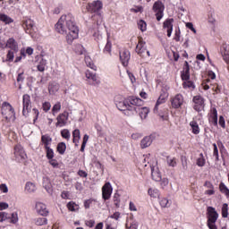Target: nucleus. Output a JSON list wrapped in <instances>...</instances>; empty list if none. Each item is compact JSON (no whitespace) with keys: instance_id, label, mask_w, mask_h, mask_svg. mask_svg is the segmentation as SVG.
<instances>
[{"instance_id":"obj_1","label":"nucleus","mask_w":229,"mask_h":229,"mask_svg":"<svg viewBox=\"0 0 229 229\" xmlns=\"http://www.w3.org/2000/svg\"><path fill=\"white\" fill-rule=\"evenodd\" d=\"M55 30L62 35H66V42L72 44V41L78 38V26L74 22L72 14L63 15L55 24Z\"/></svg>"},{"instance_id":"obj_2","label":"nucleus","mask_w":229,"mask_h":229,"mask_svg":"<svg viewBox=\"0 0 229 229\" xmlns=\"http://www.w3.org/2000/svg\"><path fill=\"white\" fill-rule=\"evenodd\" d=\"M143 103L142 99L135 98L131 100V105L127 100H124L123 102H119L118 106L120 110H135V112H139L140 119H146L149 114V109L148 107H135L142 106Z\"/></svg>"},{"instance_id":"obj_3","label":"nucleus","mask_w":229,"mask_h":229,"mask_svg":"<svg viewBox=\"0 0 229 229\" xmlns=\"http://www.w3.org/2000/svg\"><path fill=\"white\" fill-rule=\"evenodd\" d=\"M2 115L4 117L5 121L10 123V121H15V111L10 103L4 102L2 105Z\"/></svg>"},{"instance_id":"obj_4","label":"nucleus","mask_w":229,"mask_h":229,"mask_svg":"<svg viewBox=\"0 0 229 229\" xmlns=\"http://www.w3.org/2000/svg\"><path fill=\"white\" fill-rule=\"evenodd\" d=\"M165 5L162 3V1H157L154 3L152 10L154 13H156L157 21H162V17H164V10Z\"/></svg>"},{"instance_id":"obj_5","label":"nucleus","mask_w":229,"mask_h":229,"mask_svg":"<svg viewBox=\"0 0 229 229\" xmlns=\"http://www.w3.org/2000/svg\"><path fill=\"white\" fill-rule=\"evenodd\" d=\"M85 76L87 78V81H89L91 85H98V83H99V81L98 80V73H96V68L87 70Z\"/></svg>"},{"instance_id":"obj_6","label":"nucleus","mask_w":229,"mask_h":229,"mask_svg":"<svg viewBox=\"0 0 229 229\" xmlns=\"http://www.w3.org/2000/svg\"><path fill=\"white\" fill-rule=\"evenodd\" d=\"M30 110H31V98H30V95L25 94V95H23L22 114L28 115L30 114Z\"/></svg>"},{"instance_id":"obj_7","label":"nucleus","mask_w":229,"mask_h":229,"mask_svg":"<svg viewBox=\"0 0 229 229\" xmlns=\"http://www.w3.org/2000/svg\"><path fill=\"white\" fill-rule=\"evenodd\" d=\"M101 8H103V3L99 0L89 4L87 6L88 12H90L91 13H98Z\"/></svg>"},{"instance_id":"obj_8","label":"nucleus","mask_w":229,"mask_h":229,"mask_svg":"<svg viewBox=\"0 0 229 229\" xmlns=\"http://www.w3.org/2000/svg\"><path fill=\"white\" fill-rule=\"evenodd\" d=\"M193 103L195 104L194 110H196V112H201V110L205 108V100L201 96H195L193 98Z\"/></svg>"},{"instance_id":"obj_9","label":"nucleus","mask_w":229,"mask_h":229,"mask_svg":"<svg viewBox=\"0 0 229 229\" xmlns=\"http://www.w3.org/2000/svg\"><path fill=\"white\" fill-rule=\"evenodd\" d=\"M219 217V214L216 211V208L212 207L208 208V223H216Z\"/></svg>"},{"instance_id":"obj_10","label":"nucleus","mask_w":229,"mask_h":229,"mask_svg":"<svg viewBox=\"0 0 229 229\" xmlns=\"http://www.w3.org/2000/svg\"><path fill=\"white\" fill-rule=\"evenodd\" d=\"M22 26L26 33H30V35L35 31V22L31 19L23 21Z\"/></svg>"},{"instance_id":"obj_11","label":"nucleus","mask_w":229,"mask_h":229,"mask_svg":"<svg viewBox=\"0 0 229 229\" xmlns=\"http://www.w3.org/2000/svg\"><path fill=\"white\" fill-rule=\"evenodd\" d=\"M112 185L110 182H106L105 185L102 188V196L104 199H110V197L112 196Z\"/></svg>"},{"instance_id":"obj_12","label":"nucleus","mask_w":229,"mask_h":229,"mask_svg":"<svg viewBox=\"0 0 229 229\" xmlns=\"http://www.w3.org/2000/svg\"><path fill=\"white\" fill-rule=\"evenodd\" d=\"M183 105V97L181 94L176 95L172 99V106L173 108H180Z\"/></svg>"},{"instance_id":"obj_13","label":"nucleus","mask_w":229,"mask_h":229,"mask_svg":"<svg viewBox=\"0 0 229 229\" xmlns=\"http://www.w3.org/2000/svg\"><path fill=\"white\" fill-rule=\"evenodd\" d=\"M191 68L189 67V62H184L183 71L182 72V80L184 81H187L191 79V73H190Z\"/></svg>"},{"instance_id":"obj_14","label":"nucleus","mask_w":229,"mask_h":229,"mask_svg":"<svg viewBox=\"0 0 229 229\" xmlns=\"http://www.w3.org/2000/svg\"><path fill=\"white\" fill-rule=\"evenodd\" d=\"M151 176L155 182L162 181V174H160V170L157 166H151Z\"/></svg>"},{"instance_id":"obj_15","label":"nucleus","mask_w":229,"mask_h":229,"mask_svg":"<svg viewBox=\"0 0 229 229\" xmlns=\"http://www.w3.org/2000/svg\"><path fill=\"white\" fill-rule=\"evenodd\" d=\"M120 60L123 67H126L128 65V63L130 62V52L127 50L120 52Z\"/></svg>"},{"instance_id":"obj_16","label":"nucleus","mask_w":229,"mask_h":229,"mask_svg":"<svg viewBox=\"0 0 229 229\" xmlns=\"http://www.w3.org/2000/svg\"><path fill=\"white\" fill-rule=\"evenodd\" d=\"M173 22H174V19H167L163 23V28L166 29L167 30V37H171L173 33Z\"/></svg>"},{"instance_id":"obj_17","label":"nucleus","mask_w":229,"mask_h":229,"mask_svg":"<svg viewBox=\"0 0 229 229\" xmlns=\"http://www.w3.org/2000/svg\"><path fill=\"white\" fill-rule=\"evenodd\" d=\"M36 210L40 216H47L48 211L47 208L46 207V204L42 202L36 203Z\"/></svg>"},{"instance_id":"obj_18","label":"nucleus","mask_w":229,"mask_h":229,"mask_svg":"<svg viewBox=\"0 0 229 229\" xmlns=\"http://www.w3.org/2000/svg\"><path fill=\"white\" fill-rule=\"evenodd\" d=\"M14 155L16 157H20L21 158H22V160H25V158L27 157L26 152H24V148L21 145H16L14 147Z\"/></svg>"},{"instance_id":"obj_19","label":"nucleus","mask_w":229,"mask_h":229,"mask_svg":"<svg viewBox=\"0 0 229 229\" xmlns=\"http://www.w3.org/2000/svg\"><path fill=\"white\" fill-rule=\"evenodd\" d=\"M43 187L46 189L48 194L53 192V184H51V180L49 177H43Z\"/></svg>"},{"instance_id":"obj_20","label":"nucleus","mask_w":229,"mask_h":229,"mask_svg":"<svg viewBox=\"0 0 229 229\" xmlns=\"http://www.w3.org/2000/svg\"><path fill=\"white\" fill-rule=\"evenodd\" d=\"M152 142H153V135L147 136L141 140L140 146L142 149H145V148H149Z\"/></svg>"},{"instance_id":"obj_21","label":"nucleus","mask_w":229,"mask_h":229,"mask_svg":"<svg viewBox=\"0 0 229 229\" xmlns=\"http://www.w3.org/2000/svg\"><path fill=\"white\" fill-rule=\"evenodd\" d=\"M6 47H9L11 51H14V53H17V51H19V47L17 45V42L13 38H9L7 40Z\"/></svg>"},{"instance_id":"obj_22","label":"nucleus","mask_w":229,"mask_h":229,"mask_svg":"<svg viewBox=\"0 0 229 229\" xmlns=\"http://www.w3.org/2000/svg\"><path fill=\"white\" fill-rule=\"evenodd\" d=\"M221 55L226 62V64H229V46L228 45H224L221 48Z\"/></svg>"},{"instance_id":"obj_23","label":"nucleus","mask_w":229,"mask_h":229,"mask_svg":"<svg viewBox=\"0 0 229 229\" xmlns=\"http://www.w3.org/2000/svg\"><path fill=\"white\" fill-rule=\"evenodd\" d=\"M67 124V116L65 114H61L57 116V123L55 126H65Z\"/></svg>"},{"instance_id":"obj_24","label":"nucleus","mask_w":229,"mask_h":229,"mask_svg":"<svg viewBox=\"0 0 229 229\" xmlns=\"http://www.w3.org/2000/svg\"><path fill=\"white\" fill-rule=\"evenodd\" d=\"M48 90L50 94H56L60 90V84L56 82H51L48 86Z\"/></svg>"},{"instance_id":"obj_25","label":"nucleus","mask_w":229,"mask_h":229,"mask_svg":"<svg viewBox=\"0 0 229 229\" xmlns=\"http://www.w3.org/2000/svg\"><path fill=\"white\" fill-rule=\"evenodd\" d=\"M164 103H165V97H163L162 95L158 98L156 106L154 107V114H158V106H160V105H164Z\"/></svg>"},{"instance_id":"obj_26","label":"nucleus","mask_w":229,"mask_h":229,"mask_svg":"<svg viewBox=\"0 0 229 229\" xmlns=\"http://www.w3.org/2000/svg\"><path fill=\"white\" fill-rule=\"evenodd\" d=\"M46 65H47V61L46 59H41L39 64L37 66L39 72H44L46 71Z\"/></svg>"},{"instance_id":"obj_27","label":"nucleus","mask_w":229,"mask_h":229,"mask_svg":"<svg viewBox=\"0 0 229 229\" xmlns=\"http://www.w3.org/2000/svg\"><path fill=\"white\" fill-rule=\"evenodd\" d=\"M0 21L4 24H12L13 22V20L6 14H0Z\"/></svg>"},{"instance_id":"obj_28","label":"nucleus","mask_w":229,"mask_h":229,"mask_svg":"<svg viewBox=\"0 0 229 229\" xmlns=\"http://www.w3.org/2000/svg\"><path fill=\"white\" fill-rule=\"evenodd\" d=\"M190 126L191 127L192 133L195 135H198L199 133V126L198 125V123L192 121L190 123Z\"/></svg>"},{"instance_id":"obj_29","label":"nucleus","mask_w":229,"mask_h":229,"mask_svg":"<svg viewBox=\"0 0 229 229\" xmlns=\"http://www.w3.org/2000/svg\"><path fill=\"white\" fill-rule=\"evenodd\" d=\"M25 191H27V192H35V191H37V187L33 182H29L26 183Z\"/></svg>"},{"instance_id":"obj_30","label":"nucleus","mask_w":229,"mask_h":229,"mask_svg":"<svg viewBox=\"0 0 229 229\" xmlns=\"http://www.w3.org/2000/svg\"><path fill=\"white\" fill-rule=\"evenodd\" d=\"M67 208L71 211V212H76V210H79L80 206H78V204L74 203V202H69L67 204Z\"/></svg>"},{"instance_id":"obj_31","label":"nucleus","mask_w":229,"mask_h":229,"mask_svg":"<svg viewBox=\"0 0 229 229\" xmlns=\"http://www.w3.org/2000/svg\"><path fill=\"white\" fill-rule=\"evenodd\" d=\"M41 140L43 142V144H45V148H49V143L51 142V140H53L51 139V137L47 136V135H43L41 137Z\"/></svg>"},{"instance_id":"obj_32","label":"nucleus","mask_w":229,"mask_h":229,"mask_svg":"<svg viewBox=\"0 0 229 229\" xmlns=\"http://www.w3.org/2000/svg\"><path fill=\"white\" fill-rule=\"evenodd\" d=\"M84 60L88 67H90L91 69H96V65H94V63L92 62V59L90 58V56L86 55Z\"/></svg>"},{"instance_id":"obj_33","label":"nucleus","mask_w":229,"mask_h":229,"mask_svg":"<svg viewBox=\"0 0 229 229\" xmlns=\"http://www.w3.org/2000/svg\"><path fill=\"white\" fill-rule=\"evenodd\" d=\"M65 149H67L65 143L61 142L57 145V151L60 153V155H64V153H65Z\"/></svg>"},{"instance_id":"obj_34","label":"nucleus","mask_w":229,"mask_h":229,"mask_svg":"<svg viewBox=\"0 0 229 229\" xmlns=\"http://www.w3.org/2000/svg\"><path fill=\"white\" fill-rule=\"evenodd\" d=\"M146 49L144 48V43L142 41H140L139 44L136 47V52L138 55H142Z\"/></svg>"},{"instance_id":"obj_35","label":"nucleus","mask_w":229,"mask_h":229,"mask_svg":"<svg viewBox=\"0 0 229 229\" xmlns=\"http://www.w3.org/2000/svg\"><path fill=\"white\" fill-rule=\"evenodd\" d=\"M35 224L38 225V226H42L44 225H47V218L46 217H39V218H37L35 220Z\"/></svg>"},{"instance_id":"obj_36","label":"nucleus","mask_w":229,"mask_h":229,"mask_svg":"<svg viewBox=\"0 0 229 229\" xmlns=\"http://www.w3.org/2000/svg\"><path fill=\"white\" fill-rule=\"evenodd\" d=\"M219 190L220 192H223V194H225L229 198V189L223 182L219 184Z\"/></svg>"},{"instance_id":"obj_37","label":"nucleus","mask_w":229,"mask_h":229,"mask_svg":"<svg viewBox=\"0 0 229 229\" xmlns=\"http://www.w3.org/2000/svg\"><path fill=\"white\" fill-rule=\"evenodd\" d=\"M72 137H73V142H76V139H77V142H80V140L81 139V135L80 134L79 129H75L72 131Z\"/></svg>"},{"instance_id":"obj_38","label":"nucleus","mask_w":229,"mask_h":229,"mask_svg":"<svg viewBox=\"0 0 229 229\" xmlns=\"http://www.w3.org/2000/svg\"><path fill=\"white\" fill-rule=\"evenodd\" d=\"M166 162L170 167H176V158L175 157H167Z\"/></svg>"},{"instance_id":"obj_39","label":"nucleus","mask_w":229,"mask_h":229,"mask_svg":"<svg viewBox=\"0 0 229 229\" xmlns=\"http://www.w3.org/2000/svg\"><path fill=\"white\" fill-rule=\"evenodd\" d=\"M159 203L162 208H168V207H171V202L167 199H162Z\"/></svg>"},{"instance_id":"obj_40","label":"nucleus","mask_w":229,"mask_h":229,"mask_svg":"<svg viewBox=\"0 0 229 229\" xmlns=\"http://www.w3.org/2000/svg\"><path fill=\"white\" fill-rule=\"evenodd\" d=\"M148 194L151 198H158L160 194L158 193V190L157 189H148Z\"/></svg>"},{"instance_id":"obj_41","label":"nucleus","mask_w":229,"mask_h":229,"mask_svg":"<svg viewBox=\"0 0 229 229\" xmlns=\"http://www.w3.org/2000/svg\"><path fill=\"white\" fill-rule=\"evenodd\" d=\"M61 135L63 139H66V140H69L71 139V132L67 129L63 130L61 131Z\"/></svg>"},{"instance_id":"obj_42","label":"nucleus","mask_w":229,"mask_h":229,"mask_svg":"<svg viewBox=\"0 0 229 229\" xmlns=\"http://www.w3.org/2000/svg\"><path fill=\"white\" fill-rule=\"evenodd\" d=\"M75 53L77 55H83L85 48L81 44L75 46Z\"/></svg>"},{"instance_id":"obj_43","label":"nucleus","mask_w":229,"mask_h":229,"mask_svg":"<svg viewBox=\"0 0 229 229\" xmlns=\"http://www.w3.org/2000/svg\"><path fill=\"white\" fill-rule=\"evenodd\" d=\"M197 165H199V167H203V165H205V158L203 157V154H199V157L197 159Z\"/></svg>"},{"instance_id":"obj_44","label":"nucleus","mask_w":229,"mask_h":229,"mask_svg":"<svg viewBox=\"0 0 229 229\" xmlns=\"http://www.w3.org/2000/svg\"><path fill=\"white\" fill-rule=\"evenodd\" d=\"M222 216L228 217V204L226 203L222 206Z\"/></svg>"},{"instance_id":"obj_45","label":"nucleus","mask_w":229,"mask_h":229,"mask_svg":"<svg viewBox=\"0 0 229 229\" xmlns=\"http://www.w3.org/2000/svg\"><path fill=\"white\" fill-rule=\"evenodd\" d=\"M138 26L140 31H146L147 24H146V21H144V20H140L138 22Z\"/></svg>"},{"instance_id":"obj_46","label":"nucleus","mask_w":229,"mask_h":229,"mask_svg":"<svg viewBox=\"0 0 229 229\" xmlns=\"http://www.w3.org/2000/svg\"><path fill=\"white\" fill-rule=\"evenodd\" d=\"M87 142H89V135L85 134L83 137V141L81 147V151L83 153L85 151V147L87 146Z\"/></svg>"},{"instance_id":"obj_47","label":"nucleus","mask_w":229,"mask_h":229,"mask_svg":"<svg viewBox=\"0 0 229 229\" xmlns=\"http://www.w3.org/2000/svg\"><path fill=\"white\" fill-rule=\"evenodd\" d=\"M45 149L47 150V157L48 158V160L53 159V157H55L53 149L49 147H46Z\"/></svg>"},{"instance_id":"obj_48","label":"nucleus","mask_w":229,"mask_h":229,"mask_svg":"<svg viewBox=\"0 0 229 229\" xmlns=\"http://www.w3.org/2000/svg\"><path fill=\"white\" fill-rule=\"evenodd\" d=\"M6 219H10V215L6 212H0V221H6Z\"/></svg>"},{"instance_id":"obj_49","label":"nucleus","mask_w":229,"mask_h":229,"mask_svg":"<svg viewBox=\"0 0 229 229\" xmlns=\"http://www.w3.org/2000/svg\"><path fill=\"white\" fill-rule=\"evenodd\" d=\"M15 53V51H13V50H9L8 51V54H7V61L8 62H13V58H14V54Z\"/></svg>"},{"instance_id":"obj_50","label":"nucleus","mask_w":229,"mask_h":229,"mask_svg":"<svg viewBox=\"0 0 229 229\" xmlns=\"http://www.w3.org/2000/svg\"><path fill=\"white\" fill-rule=\"evenodd\" d=\"M214 124L217 125V109L216 107L212 110Z\"/></svg>"},{"instance_id":"obj_51","label":"nucleus","mask_w":229,"mask_h":229,"mask_svg":"<svg viewBox=\"0 0 229 229\" xmlns=\"http://www.w3.org/2000/svg\"><path fill=\"white\" fill-rule=\"evenodd\" d=\"M17 221H19V216H17V213H13L11 215V223H13V225H15Z\"/></svg>"},{"instance_id":"obj_52","label":"nucleus","mask_w":229,"mask_h":229,"mask_svg":"<svg viewBox=\"0 0 229 229\" xmlns=\"http://www.w3.org/2000/svg\"><path fill=\"white\" fill-rule=\"evenodd\" d=\"M42 108L44 112H49V110H51V103L49 102L43 103Z\"/></svg>"},{"instance_id":"obj_53","label":"nucleus","mask_w":229,"mask_h":229,"mask_svg":"<svg viewBox=\"0 0 229 229\" xmlns=\"http://www.w3.org/2000/svg\"><path fill=\"white\" fill-rule=\"evenodd\" d=\"M104 51L106 53H110L112 51V43L107 40V43L104 48Z\"/></svg>"},{"instance_id":"obj_54","label":"nucleus","mask_w":229,"mask_h":229,"mask_svg":"<svg viewBox=\"0 0 229 229\" xmlns=\"http://www.w3.org/2000/svg\"><path fill=\"white\" fill-rule=\"evenodd\" d=\"M61 108L62 105L60 104V102H58L53 106L52 112H60Z\"/></svg>"},{"instance_id":"obj_55","label":"nucleus","mask_w":229,"mask_h":229,"mask_svg":"<svg viewBox=\"0 0 229 229\" xmlns=\"http://www.w3.org/2000/svg\"><path fill=\"white\" fill-rule=\"evenodd\" d=\"M169 185V180L167 178H161V187L164 189V187H167Z\"/></svg>"},{"instance_id":"obj_56","label":"nucleus","mask_w":229,"mask_h":229,"mask_svg":"<svg viewBox=\"0 0 229 229\" xmlns=\"http://www.w3.org/2000/svg\"><path fill=\"white\" fill-rule=\"evenodd\" d=\"M186 28H188L189 30H191L193 33H196V29H194V25L192 24V22H187Z\"/></svg>"},{"instance_id":"obj_57","label":"nucleus","mask_w":229,"mask_h":229,"mask_svg":"<svg viewBox=\"0 0 229 229\" xmlns=\"http://www.w3.org/2000/svg\"><path fill=\"white\" fill-rule=\"evenodd\" d=\"M110 217L111 219H115V221H117L119 217H121V213L115 212L114 214L111 215Z\"/></svg>"},{"instance_id":"obj_58","label":"nucleus","mask_w":229,"mask_h":229,"mask_svg":"<svg viewBox=\"0 0 229 229\" xmlns=\"http://www.w3.org/2000/svg\"><path fill=\"white\" fill-rule=\"evenodd\" d=\"M0 191H2V192H8V186H6V184L3 183L0 185Z\"/></svg>"},{"instance_id":"obj_59","label":"nucleus","mask_w":229,"mask_h":229,"mask_svg":"<svg viewBox=\"0 0 229 229\" xmlns=\"http://www.w3.org/2000/svg\"><path fill=\"white\" fill-rule=\"evenodd\" d=\"M114 203L115 207L119 208V194H115L114 197Z\"/></svg>"},{"instance_id":"obj_60","label":"nucleus","mask_w":229,"mask_h":229,"mask_svg":"<svg viewBox=\"0 0 229 229\" xmlns=\"http://www.w3.org/2000/svg\"><path fill=\"white\" fill-rule=\"evenodd\" d=\"M79 176H81V178H87L88 174L87 172L83 171V170H79L78 172Z\"/></svg>"},{"instance_id":"obj_61","label":"nucleus","mask_w":229,"mask_h":229,"mask_svg":"<svg viewBox=\"0 0 229 229\" xmlns=\"http://www.w3.org/2000/svg\"><path fill=\"white\" fill-rule=\"evenodd\" d=\"M6 208H8V203L0 202V210H6Z\"/></svg>"},{"instance_id":"obj_62","label":"nucleus","mask_w":229,"mask_h":229,"mask_svg":"<svg viewBox=\"0 0 229 229\" xmlns=\"http://www.w3.org/2000/svg\"><path fill=\"white\" fill-rule=\"evenodd\" d=\"M96 225V222L94 220H88L86 221V226H89V228H92Z\"/></svg>"},{"instance_id":"obj_63","label":"nucleus","mask_w":229,"mask_h":229,"mask_svg":"<svg viewBox=\"0 0 229 229\" xmlns=\"http://www.w3.org/2000/svg\"><path fill=\"white\" fill-rule=\"evenodd\" d=\"M50 165H52L53 167H58V161L55 159H50L49 161Z\"/></svg>"},{"instance_id":"obj_64","label":"nucleus","mask_w":229,"mask_h":229,"mask_svg":"<svg viewBox=\"0 0 229 229\" xmlns=\"http://www.w3.org/2000/svg\"><path fill=\"white\" fill-rule=\"evenodd\" d=\"M208 226L209 229H217L216 223L208 222Z\"/></svg>"}]
</instances>
